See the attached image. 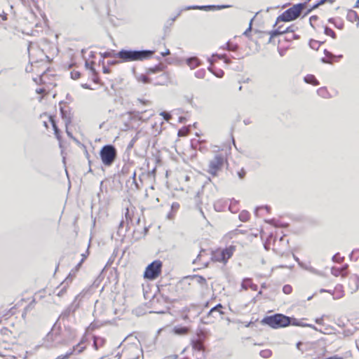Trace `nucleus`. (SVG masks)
<instances>
[{
  "mask_svg": "<svg viewBox=\"0 0 359 359\" xmlns=\"http://www.w3.org/2000/svg\"><path fill=\"white\" fill-rule=\"evenodd\" d=\"M76 330L69 326L61 327L55 323L51 330L46 334L44 344L48 348H53L68 343L76 337Z\"/></svg>",
  "mask_w": 359,
  "mask_h": 359,
  "instance_id": "obj_1",
  "label": "nucleus"
},
{
  "mask_svg": "<svg viewBox=\"0 0 359 359\" xmlns=\"http://www.w3.org/2000/svg\"><path fill=\"white\" fill-rule=\"evenodd\" d=\"M154 53V50H124L118 51L116 55L122 62H128L133 61H142L150 58Z\"/></svg>",
  "mask_w": 359,
  "mask_h": 359,
  "instance_id": "obj_2",
  "label": "nucleus"
},
{
  "mask_svg": "<svg viewBox=\"0 0 359 359\" xmlns=\"http://www.w3.org/2000/svg\"><path fill=\"white\" fill-rule=\"evenodd\" d=\"M225 164H227V158L224 154H217L210 160L207 172L212 177L218 175Z\"/></svg>",
  "mask_w": 359,
  "mask_h": 359,
  "instance_id": "obj_3",
  "label": "nucleus"
},
{
  "mask_svg": "<svg viewBox=\"0 0 359 359\" xmlns=\"http://www.w3.org/2000/svg\"><path fill=\"white\" fill-rule=\"evenodd\" d=\"M305 6L306 3H299L287 9L277 18L274 26H276L280 21L289 22L297 19L300 15L302 10L305 8Z\"/></svg>",
  "mask_w": 359,
  "mask_h": 359,
  "instance_id": "obj_4",
  "label": "nucleus"
},
{
  "mask_svg": "<svg viewBox=\"0 0 359 359\" xmlns=\"http://www.w3.org/2000/svg\"><path fill=\"white\" fill-rule=\"evenodd\" d=\"M262 323L268 325L272 328L277 329L290 325V318L283 314L276 313L266 316L262 319Z\"/></svg>",
  "mask_w": 359,
  "mask_h": 359,
  "instance_id": "obj_5",
  "label": "nucleus"
},
{
  "mask_svg": "<svg viewBox=\"0 0 359 359\" xmlns=\"http://www.w3.org/2000/svg\"><path fill=\"white\" fill-rule=\"evenodd\" d=\"M102 163L106 166H110L116 158V149L111 144L102 147L100 152Z\"/></svg>",
  "mask_w": 359,
  "mask_h": 359,
  "instance_id": "obj_6",
  "label": "nucleus"
},
{
  "mask_svg": "<svg viewBox=\"0 0 359 359\" xmlns=\"http://www.w3.org/2000/svg\"><path fill=\"white\" fill-rule=\"evenodd\" d=\"M162 262L160 260H154L149 264L144 273V277L149 280H154L158 277L161 273Z\"/></svg>",
  "mask_w": 359,
  "mask_h": 359,
  "instance_id": "obj_7",
  "label": "nucleus"
},
{
  "mask_svg": "<svg viewBox=\"0 0 359 359\" xmlns=\"http://www.w3.org/2000/svg\"><path fill=\"white\" fill-rule=\"evenodd\" d=\"M236 250L234 245H230L222 250H219L214 254V258L216 261L226 263L231 257Z\"/></svg>",
  "mask_w": 359,
  "mask_h": 359,
  "instance_id": "obj_8",
  "label": "nucleus"
},
{
  "mask_svg": "<svg viewBox=\"0 0 359 359\" xmlns=\"http://www.w3.org/2000/svg\"><path fill=\"white\" fill-rule=\"evenodd\" d=\"M83 297L82 293L79 294L76 296L72 304L69 306L60 315L61 318H67L71 313H73L79 306V303L77 301H80Z\"/></svg>",
  "mask_w": 359,
  "mask_h": 359,
  "instance_id": "obj_9",
  "label": "nucleus"
},
{
  "mask_svg": "<svg viewBox=\"0 0 359 359\" xmlns=\"http://www.w3.org/2000/svg\"><path fill=\"white\" fill-rule=\"evenodd\" d=\"M230 7V6H227V5H222V6H189L186 8V10H189V9H199V10H205V11H208V10H210V9H213V8H217V9H222V8H229Z\"/></svg>",
  "mask_w": 359,
  "mask_h": 359,
  "instance_id": "obj_10",
  "label": "nucleus"
},
{
  "mask_svg": "<svg viewBox=\"0 0 359 359\" xmlns=\"http://www.w3.org/2000/svg\"><path fill=\"white\" fill-rule=\"evenodd\" d=\"M241 286L243 289L247 290L248 288H250L253 291L257 290L258 286L253 283L252 279L250 278H244Z\"/></svg>",
  "mask_w": 359,
  "mask_h": 359,
  "instance_id": "obj_11",
  "label": "nucleus"
},
{
  "mask_svg": "<svg viewBox=\"0 0 359 359\" xmlns=\"http://www.w3.org/2000/svg\"><path fill=\"white\" fill-rule=\"evenodd\" d=\"M128 228L129 227H128V226H127V224L125 222V220L122 219L120 222L119 224H118V230H117V234L119 236H125V233L128 231Z\"/></svg>",
  "mask_w": 359,
  "mask_h": 359,
  "instance_id": "obj_12",
  "label": "nucleus"
},
{
  "mask_svg": "<svg viewBox=\"0 0 359 359\" xmlns=\"http://www.w3.org/2000/svg\"><path fill=\"white\" fill-rule=\"evenodd\" d=\"M60 112L65 124L67 125L70 123L72 121V114L70 111L65 110L63 107H60Z\"/></svg>",
  "mask_w": 359,
  "mask_h": 359,
  "instance_id": "obj_13",
  "label": "nucleus"
},
{
  "mask_svg": "<svg viewBox=\"0 0 359 359\" xmlns=\"http://www.w3.org/2000/svg\"><path fill=\"white\" fill-rule=\"evenodd\" d=\"M203 143V141H199V140H192L191 141V147L194 149H198V150H200L201 151H206L207 149L202 145Z\"/></svg>",
  "mask_w": 359,
  "mask_h": 359,
  "instance_id": "obj_14",
  "label": "nucleus"
},
{
  "mask_svg": "<svg viewBox=\"0 0 359 359\" xmlns=\"http://www.w3.org/2000/svg\"><path fill=\"white\" fill-rule=\"evenodd\" d=\"M187 64L191 69H194L198 67L201 65V62L196 57H192L187 60Z\"/></svg>",
  "mask_w": 359,
  "mask_h": 359,
  "instance_id": "obj_15",
  "label": "nucleus"
},
{
  "mask_svg": "<svg viewBox=\"0 0 359 359\" xmlns=\"http://www.w3.org/2000/svg\"><path fill=\"white\" fill-rule=\"evenodd\" d=\"M85 339H82L79 343H78L76 346L73 347V350L75 354H79L82 353L86 348V346L84 345Z\"/></svg>",
  "mask_w": 359,
  "mask_h": 359,
  "instance_id": "obj_16",
  "label": "nucleus"
},
{
  "mask_svg": "<svg viewBox=\"0 0 359 359\" xmlns=\"http://www.w3.org/2000/svg\"><path fill=\"white\" fill-rule=\"evenodd\" d=\"M348 266L347 265H345L344 266L341 267V268H339V267H332L331 269V273L333 276L337 277L340 275H341L342 276H344V271H345L346 269H347Z\"/></svg>",
  "mask_w": 359,
  "mask_h": 359,
  "instance_id": "obj_17",
  "label": "nucleus"
},
{
  "mask_svg": "<svg viewBox=\"0 0 359 359\" xmlns=\"http://www.w3.org/2000/svg\"><path fill=\"white\" fill-rule=\"evenodd\" d=\"M284 33H285V29H283V26L278 27L277 29L272 30L269 32V34H270L269 41H271L272 38H273L278 35L284 34Z\"/></svg>",
  "mask_w": 359,
  "mask_h": 359,
  "instance_id": "obj_18",
  "label": "nucleus"
},
{
  "mask_svg": "<svg viewBox=\"0 0 359 359\" xmlns=\"http://www.w3.org/2000/svg\"><path fill=\"white\" fill-rule=\"evenodd\" d=\"M347 20L351 22H353L356 20L359 21V16L358 13L353 10H349L347 13Z\"/></svg>",
  "mask_w": 359,
  "mask_h": 359,
  "instance_id": "obj_19",
  "label": "nucleus"
},
{
  "mask_svg": "<svg viewBox=\"0 0 359 359\" xmlns=\"http://www.w3.org/2000/svg\"><path fill=\"white\" fill-rule=\"evenodd\" d=\"M222 307L221 304H218L209 311L208 316H213L217 312L219 313V315H223L224 312L222 311Z\"/></svg>",
  "mask_w": 359,
  "mask_h": 359,
  "instance_id": "obj_20",
  "label": "nucleus"
},
{
  "mask_svg": "<svg viewBox=\"0 0 359 359\" xmlns=\"http://www.w3.org/2000/svg\"><path fill=\"white\" fill-rule=\"evenodd\" d=\"M304 81L307 83L312 84L313 86H318L319 84L318 81L312 74H308L304 77Z\"/></svg>",
  "mask_w": 359,
  "mask_h": 359,
  "instance_id": "obj_21",
  "label": "nucleus"
},
{
  "mask_svg": "<svg viewBox=\"0 0 359 359\" xmlns=\"http://www.w3.org/2000/svg\"><path fill=\"white\" fill-rule=\"evenodd\" d=\"M104 343V339L100 337H93V346L96 350L102 346Z\"/></svg>",
  "mask_w": 359,
  "mask_h": 359,
  "instance_id": "obj_22",
  "label": "nucleus"
},
{
  "mask_svg": "<svg viewBox=\"0 0 359 359\" xmlns=\"http://www.w3.org/2000/svg\"><path fill=\"white\" fill-rule=\"evenodd\" d=\"M238 48V46L237 44L233 43L230 41L226 42L224 46L221 47V48L226 49L229 51H236Z\"/></svg>",
  "mask_w": 359,
  "mask_h": 359,
  "instance_id": "obj_23",
  "label": "nucleus"
},
{
  "mask_svg": "<svg viewBox=\"0 0 359 359\" xmlns=\"http://www.w3.org/2000/svg\"><path fill=\"white\" fill-rule=\"evenodd\" d=\"M84 260H85V257L82 258L81 260L79 262V263H78L77 265L75 266V268L71 271V272L69 273V275L68 276L69 278V281H72L73 277L75 276L76 273L79 271V268L81 267V266Z\"/></svg>",
  "mask_w": 359,
  "mask_h": 359,
  "instance_id": "obj_24",
  "label": "nucleus"
},
{
  "mask_svg": "<svg viewBox=\"0 0 359 359\" xmlns=\"http://www.w3.org/2000/svg\"><path fill=\"white\" fill-rule=\"evenodd\" d=\"M173 331L176 334L184 335L188 333L189 329L186 327L176 326L174 327Z\"/></svg>",
  "mask_w": 359,
  "mask_h": 359,
  "instance_id": "obj_25",
  "label": "nucleus"
},
{
  "mask_svg": "<svg viewBox=\"0 0 359 359\" xmlns=\"http://www.w3.org/2000/svg\"><path fill=\"white\" fill-rule=\"evenodd\" d=\"M290 324H292L293 325H296V326L310 327H312V328L316 330V328L314 325H312L311 324L302 323L296 318H293L292 320H290Z\"/></svg>",
  "mask_w": 359,
  "mask_h": 359,
  "instance_id": "obj_26",
  "label": "nucleus"
},
{
  "mask_svg": "<svg viewBox=\"0 0 359 359\" xmlns=\"http://www.w3.org/2000/svg\"><path fill=\"white\" fill-rule=\"evenodd\" d=\"M69 282V278L67 277L65 280V283H62V287L60 290V291H58V292L57 293V296L61 297L66 292L67 287Z\"/></svg>",
  "mask_w": 359,
  "mask_h": 359,
  "instance_id": "obj_27",
  "label": "nucleus"
},
{
  "mask_svg": "<svg viewBox=\"0 0 359 359\" xmlns=\"http://www.w3.org/2000/svg\"><path fill=\"white\" fill-rule=\"evenodd\" d=\"M192 347L197 351H201L203 348V342L198 339L192 341Z\"/></svg>",
  "mask_w": 359,
  "mask_h": 359,
  "instance_id": "obj_28",
  "label": "nucleus"
},
{
  "mask_svg": "<svg viewBox=\"0 0 359 359\" xmlns=\"http://www.w3.org/2000/svg\"><path fill=\"white\" fill-rule=\"evenodd\" d=\"M238 217L241 222H245L250 219V213L247 210H243L239 214Z\"/></svg>",
  "mask_w": 359,
  "mask_h": 359,
  "instance_id": "obj_29",
  "label": "nucleus"
},
{
  "mask_svg": "<svg viewBox=\"0 0 359 359\" xmlns=\"http://www.w3.org/2000/svg\"><path fill=\"white\" fill-rule=\"evenodd\" d=\"M194 279L196 280V281L201 285H207V281H206V279L201 276H198V275H196L193 277Z\"/></svg>",
  "mask_w": 359,
  "mask_h": 359,
  "instance_id": "obj_30",
  "label": "nucleus"
},
{
  "mask_svg": "<svg viewBox=\"0 0 359 359\" xmlns=\"http://www.w3.org/2000/svg\"><path fill=\"white\" fill-rule=\"evenodd\" d=\"M163 66L161 64L157 65L153 67H151L148 69L149 73H156L163 71Z\"/></svg>",
  "mask_w": 359,
  "mask_h": 359,
  "instance_id": "obj_31",
  "label": "nucleus"
},
{
  "mask_svg": "<svg viewBox=\"0 0 359 359\" xmlns=\"http://www.w3.org/2000/svg\"><path fill=\"white\" fill-rule=\"evenodd\" d=\"M116 53H115L114 50L107 51L103 53H101V56L103 58H107V57L116 58V57H118Z\"/></svg>",
  "mask_w": 359,
  "mask_h": 359,
  "instance_id": "obj_32",
  "label": "nucleus"
},
{
  "mask_svg": "<svg viewBox=\"0 0 359 359\" xmlns=\"http://www.w3.org/2000/svg\"><path fill=\"white\" fill-rule=\"evenodd\" d=\"M49 118H50V121L51 122V124L53 126V130H54V132H55V136L57 138H59L60 130H59L58 128L57 127L56 123H55L53 118L50 116L49 117Z\"/></svg>",
  "mask_w": 359,
  "mask_h": 359,
  "instance_id": "obj_33",
  "label": "nucleus"
},
{
  "mask_svg": "<svg viewBox=\"0 0 359 359\" xmlns=\"http://www.w3.org/2000/svg\"><path fill=\"white\" fill-rule=\"evenodd\" d=\"M272 352L269 349H265L260 351L259 355L264 358H269L271 356Z\"/></svg>",
  "mask_w": 359,
  "mask_h": 359,
  "instance_id": "obj_34",
  "label": "nucleus"
},
{
  "mask_svg": "<svg viewBox=\"0 0 359 359\" xmlns=\"http://www.w3.org/2000/svg\"><path fill=\"white\" fill-rule=\"evenodd\" d=\"M309 46L312 49L318 50L320 46V43L318 41L311 39L309 41Z\"/></svg>",
  "mask_w": 359,
  "mask_h": 359,
  "instance_id": "obj_35",
  "label": "nucleus"
},
{
  "mask_svg": "<svg viewBox=\"0 0 359 359\" xmlns=\"http://www.w3.org/2000/svg\"><path fill=\"white\" fill-rule=\"evenodd\" d=\"M206 71L205 69H201L195 72V76L198 79H203L205 76Z\"/></svg>",
  "mask_w": 359,
  "mask_h": 359,
  "instance_id": "obj_36",
  "label": "nucleus"
},
{
  "mask_svg": "<svg viewBox=\"0 0 359 359\" xmlns=\"http://www.w3.org/2000/svg\"><path fill=\"white\" fill-rule=\"evenodd\" d=\"M125 222L127 224V226H129V223L132 222V217L128 208H126V211L125 212Z\"/></svg>",
  "mask_w": 359,
  "mask_h": 359,
  "instance_id": "obj_37",
  "label": "nucleus"
},
{
  "mask_svg": "<svg viewBox=\"0 0 359 359\" xmlns=\"http://www.w3.org/2000/svg\"><path fill=\"white\" fill-rule=\"evenodd\" d=\"M93 65L94 62H89L88 61H86L85 62L86 68L90 69L92 74H95V69L93 67Z\"/></svg>",
  "mask_w": 359,
  "mask_h": 359,
  "instance_id": "obj_38",
  "label": "nucleus"
},
{
  "mask_svg": "<svg viewBox=\"0 0 359 359\" xmlns=\"http://www.w3.org/2000/svg\"><path fill=\"white\" fill-rule=\"evenodd\" d=\"M317 93H318V95H320L323 97H327L328 95V92L325 88H320L317 90Z\"/></svg>",
  "mask_w": 359,
  "mask_h": 359,
  "instance_id": "obj_39",
  "label": "nucleus"
},
{
  "mask_svg": "<svg viewBox=\"0 0 359 359\" xmlns=\"http://www.w3.org/2000/svg\"><path fill=\"white\" fill-rule=\"evenodd\" d=\"M325 34L326 35L330 36L333 39L336 38L335 32L331 28H330L328 27H325Z\"/></svg>",
  "mask_w": 359,
  "mask_h": 359,
  "instance_id": "obj_40",
  "label": "nucleus"
},
{
  "mask_svg": "<svg viewBox=\"0 0 359 359\" xmlns=\"http://www.w3.org/2000/svg\"><path fill=\"white\" fill-rule=\"evenodd\" d=\"M262 209H265L266 212H269L270 210V207L268 205L257 207L255 210V215L259 216V212Z\"/></svg>",
  "mask_w": 359,
  "mask_h": 359,
  "instance_id": "obj_41",
  "label": "nucleus"
},
{
  "mask_svg": "<svg viewBox=\"0 0 359 359\" xmlns=\"http://www.w3.org/2000/svg\"><path fill=\"white\" fill-rule=\"evenodd\" d=\"M292 287L290 285H285L283 287V292L286 294H290L292 292Z\"/></svg>",
  "mask_w": 359,
  "mask_h": 359,
  "instance_id": "obj_42",
  "label": "nucleus"
},
{
  "mask_svg": "<svg viewBox=\"0 0 359 359\" xmlns=\"http://www.w3.org/2000/svg\"><path fill=\"white\" fill-rule=\"evenodd\" d=\"M304 268L306 270H307V271H310V272H311V273H313L318 274V275H320V271H318V270H316V269H314V268H313V267H312V266H304Z\"/></svg>",
  "mask_w": 359,
  "mask_h": 359,
  "instance_id": "obj_43",
  "label": "nucleus"
},
{
  "mask_svg": "<svg viewBox=\"0 0 359 359\" xmlns=\"http://www.w3.org/2000/svg\"><path fill=\"white\" fill-rule=\"evenodd\" d=\"M212 74L218 78H222L224 76V72L223 70L219 69L217 70H214V72H212Z\"/></svg>",
  "mask_w": 359,
  "mask_h": 359,
  "instance_id": "obj_44",
  "label": "nucleus"
},
{
  "mask_svg": "<svg viewBox=\"0 0 359 359\" xmlns=\"http://www.w3.org/2000/svg\"><path fill=\"white\" fill-rule=\"evenodd\" d=\"M75 354L74 350H71L67 352L65 355H59V358H62V359H68L72 355Z\"/></svg>",
  "mask_w": 359,
  "mask_h": 359,
  "instance_id": "obj_45",
  "label": "nucleus"
},
{
  "mask_svg": "<svg viewBox=\"0 0 359 359\" xmlns=\"http://www.w3.org/2000/svg\"><path fill=\"white\" fill-rule=\"evenodd\" d=\"M80 76H81V73L78 71H72L71 72V78L72 79H74V80L78 79L79 78H80Z\"/></svg>",
  "mask_w": 359,
  "mask_h": 359,
  "instance_id": "obj_46",
  "label": "nucleus"
},
{
  "mask_svg": "<svg viewBox=\"0 0 359 359\" xmlns=\"http://www.w3.org/2000/svg\"><path fill=\"white\" fill-rule=\"evenodd\" d=\"M332 260L334 262L340 263L342 262L343 258L339 256V253H337L332 257Z\"/></svg>",
  "mask_w": 359,
  "mask_h": 359,
  "instance_id": "obj_47",
  "label": "nucleus"
},
{
  "mask_svg": "<svg viewBox=\"0 0 359 359\" xmlns=\"http://www.w3.org/2000/svg\"><path fill=\"white\" fill-rule=\"evenodd\" d=\"M160 114L166 121H169L171 118V115L168 112L163 111Z\"/></svg>",
  "mask_w": 359,
  "mask_h": 359,
  "instance_id": "obj_48",
  "label": "nucleus"
},
{
  "mask_svg": "<svg viewBox=\"0 0 359 359\" xmlns=\"http://www.w3.org/2000/svg\"><path fill=\"white\" fill-rule=\"evenodd\" d=\"M132 179H133V183L135 184V188L137 189H138L140 188V187H139V184L136 180V172H133Z\"/></svg>",
  "mask_w": 359,
  "mask_h": 359,
  "instance_id": "obj_49",
  "label": "nucleus"
},
{
  "mask_svg": "<svg viewBox=\"0 0 359 359\" xmlns=\"http://www.w3.org/2000/svg\"><path fill=\"white\" fill-rule=\"evenodd\" d=\"M137 139H138V133H137L136 135L131 140L130 142L128 144V148H132Z\"/></svg>",
  "mask_w": 359,
  "mask_h": 359,
  "instance_id": "obj_50",
  "label": "nucleus"
},
{
  "mask_svg": "<svg viewBox=\"0 0 359 359\" xmlns=\"http://www.w3.org/2000/svg\"><path fill=\"white\" fill-rule=\"evenodd\" d=\"M295 28L296 27L294 25L290 26L285 29V33L286 34H290V33L293 34L295 30Z\"/></svg>",
  "mask_w": 359,
  "mask_h": 359,
  "instance_id": "obj_51",
  "label": "nucleus"
},
{
  "mask_svg": "<svg viewBox=\"0 0 359 359\" xmlns=\"http://www.w3.org/2000/svg\"><path fill=\"white\" fill-rule=\"evenodd\" d=\"M180 208V205L177 203H173L171 205V211L176 212Z\"/></svg>",
  "mask_w": 359,
  "mask_h": 359,
  "instance_id": "obj_52",
  "label": "nucleus"
},
{
  "mask_svg": "<svg viewBox=\"0 0 359 359\" xmlns=\"http://www.w3.org/2000/svg\"><path fill=\"white\" fill-rule=\"evenodd\" d=\"M214 208L217 211H221L222 210V207L220 205V201H217L214 204Z\"/></svg>",
  "mask_w": 359,
  "mask_h": 359,
  "instance_id": "obj_53",
  "label": "nucleus"
},
{
  "mask_svg": "<svg viewBox=\"0 0 359 359\" xmlns=\"http://www.w3.org/2000/svg\"><path fill=\"white\" fill-rule=\"evenodd\" d=\"M140 79L141 81L144 83H149V79L148 76H147L146 75H143L142 74L140 76Z\"/></svg>",
  "mask_w": 359,
  "mask_h": 359,
  "instance_id": "obj_54",
  "label": "nucleus"
},
{
  "mask_svg": "<svg viewBox=\"0 0 359 359\" xmlns=\"http://www.w3.org/2000/svg\"><path fill=\"white\" fill-rule=\"evenodd\" d=\"M324 53L325 56L330 60L334 57V55L326 49L324 50Z\"/></svg>",
  "mask_w": 359,
  "mask_h": 359,
  "instance_id": "obj_55",
  "label": "nucleus"
},
{
  "mask_svg": "<svg viewBox=\"0 0 359 359\" xmlns=\"http://www.w3.org/2000/svg\"><path fill=\"white\" fill-rule=\"evenodd\" d=\"M225 54H212V57H216L217 59L222 60L223 58H225Z\"/></svg>",
  "mask_w": 359,
  "mask_h": 359,
  "instance_id": "obj_56",
  "label": "nucleus"
},
{
  "mask_svg": "<svg viewBox=\"0 0 359 359\" xmlns=\"http://www.w3.org/2000/svg\"><path fill=\"white\" fill-rule=\"evenodd\" d=\"M238 175L240 179H243L245 175V171L244 169H241L239 172H238Z\"/></svg>",
  "mask_w": 359,
  "mask_h": 359,
  "instance_id": "obj_57",
  "label": "nucleus"
},
{
  "mask_svg": "<svg viewBox=\"0 0 359 359\" xmlns=\"http://www.w3.org/2000/svg\"><path fill=\"white\" fill-rule=\"evenodd\" d=\"M318 20V16L316 15H312L309 18V22L311 25L313 27V22L316 21Z\"/></svg>",
  "mask_w": 359,
  "mask_h": 359,
  "instance_id": "obj_58",
  "label": "nucleus"
},
{
  "mask_svg": "<svg viewBox=\"0 0 359 359\" xmlns=\"http://www.w3.org/2000/svg\"><path fill=\"white\" fill-rule=\"evenodd\" d=\"M266 222L269 223V224H273L275 226H279V224H278V221H276L274 219L269 220V221H266Z\"/></svg>",
  "mask_w": 359,
  "mask_h": 359,
  "instance_id": "obj_59",
  "label": "nucleus"
},
{
  "mask_svg": "<svg viewBox=\"0 0 359 359\" xmlns=\"http://www.w3.org/2000/svg\"><path fill=\"white\" fill-rule=\"evenodd\" d=\"M92 76H93V81L95 83H99V79L97 77V72H95V74H92Z\"/></svg>",
  "mask_w": 359,
  "mask_h": 359,
  "instance_id": "obj_60",
  "label": "nucleus"
},
{
  "mask_svg": "<svg viewBox=\"0 0 359 359\" xmlns=\"http://www.w3.org/2000/svg\"><path fill=\"white\" fill-rule=\"evenodd\" d=\"M119 62L116 60H108L107 61V65H115L116 64H118Z\"/></svg>",
  "mask_w": 359,
  "mask_h": 359,
  "instance_id": "obj_61",
  "label": "nucleus"
},
{
  "mask_svg": "<svg viewBox=\"0 0 359 359\" xmlns=\"http://www.w3.org/2000/svg\"><path fill=\"white\" fill-rule=\"evenodd\" d=\"M216 57H212V55L211 56V57L208 59V62L210 63V65H212L214 62H216Z\"/></svg>",
  "mask_w": 359,
  "mask_h": 359,
  "instance_id": "obj_62",
  "label": "nucleus"
},
{
  "mask_svg": "<svg viewBox=\"0 0 359 359\" xmlns=\"http://www.w3.org/2000/svg\"><path fill=\"white\" fill-rule=\"evenodd\" d=\"M0 17L1 18V19L3 20H7V14L4 12H3V13L0 14Z\"/></svg>",
  "mask_w": 359,
  "mask_h": 359,
  "instance_id": "obj_63",
  "label": "nucleus"
},
{
  "mask_svg": "<svg viewBox=\"0 0 359 359\" xmlns=\"http://www.w3.org/2000/svg\"><path fill=\"white\" fill-rule=\"evenodd\" d=\"M354 254H356L359 256V249H355L352 251L351 254V257H352V256L354 255Z\"/></svg>",
  "mask_w": 359,
  "mask_h": 359,
  "instance_id": "obj_64",
  "label": "nucleus"
}]
</instances>
